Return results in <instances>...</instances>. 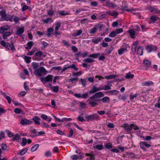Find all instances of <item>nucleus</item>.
Masks as SVG:
<instances>
[{
  "mask_svg": "<svg viewBox=\"0 0 160 160\" xmlns=\"http://www.w3.org/2000/svg\"><path fill=\"white\" fill-rule=\"evenodd\" d=\"M47 72L43 67H40L38 69L34 70L33 73L38 76H41Z\"/></svg>",
  "mask_w": 160,
  "mask_h": 160,
  "instance_id": "nucleus-1",
  "label": "nucleus"
},
{
  "mask_svg": "<svg viewBox=\"0 0 160 160\" xmlns=\"http://www.w3.org/2000/svg\"><path fill=\"white\" fill-rule=\"evenodd\" d=\"M1 44L3 47L7 48L9 50H14L15 49V47L13 44H10L8 42H6L4 40L0 42Z\"/></svg>",
  "mask_w": 160,
  "mask_h": 160,
  "instance_id": "nucleus-2",
  "label": "nucleus"
},
{
  "mask_svg": "<svg viewBox=\"0 0 160 160\" xmlns=\"http://www.w3.org/2000/svg\"><path fill=\"white\" fill-rule=\"evenodd\" d=\"M85 118L88 121L98 120L99 119V117L96 114L92 115H87Z\"/></svg>",
  "mask_w": 160,
  "mask_h": 160,
  "instance_id": "nucleus-3",
  "label": "nucleus"
},
{
  "mask_svg": "<svg viewBox=\"0 0 160 160\" xmlns=\"http://www.w3.org/2000/svg\"><path fill=\"white\" fill-rule=\"evenodd\" d=\"M53 77L52 75L49 74L45 78H40V80L43 83H45L47 82H48L52 81L53 79Z\"/></svg>",
  "mask_w": 160,
  "mask_h": 160,
  "instance_id": "nucleus-4",
  "label": "nucleus"
},
{
  "mask_svg": "<svg viewBox=\"0 0 160 160\" xmlns=\"http://www.w3.org/2000/svg\"><path fill=\"white\" fill-rule=\"evenodd\" d=\"M123 31V30L122 28H120L116 29L115 31L112 32L109 34V36L110 38H114L117 34L122 32Z\"/></svg>",
  "mask_w": 160,
  "mask_h": 160,
  "instance_id": "nucleus-5",
  "label": "nucleus"
},
{
  "mask_svg": "<svg viewBox=\"0 0 160 160\" xmlns=\"http://www.w3.org/2000/svg\"><path fill=\"white\" fill-rule=\"evenodd\" d=\"M151 146V145L148 144L147 142L144 141L140 142V147L141 148L144 150H146L145 148H148Z\"/></svg>",
  "mask_w": 160,
  "mask_h": 160,
  "instance_id": "nucleus-6",
  "label": "nucleus"
},
{
  "mask_svg": "<svg viewBox=\"0 0 160 160\" xmlns=\"http://www.w3.org/2000/svg\"><path fill=\"white\" fill-rule=\"evenodd\" d=\"M146 49L148 52L152 51H154L158 49L157 48L152 45H150L146 46Z\"/></svg>",
  "mask_w": 160,
  "mask_h": 160,
  "instance_id": "nucleus-7",
  "label": "nucleus"
},
{
  "mask_svg": "<svg viewBox=\"0 0 160 160\" xmlns=\"http://www.w3.org/2000/svg\"><path fill=\"white\" fill-rule=\"evenodd\" d=\"M121 127H122L126 132H131V124L130 125L127 123H124Z\"/></svg>",
  "mask_w": 160,
  "mask_h": 160,
  "instance_id": "nucleus-8",
  "label": "nucleus"
},
{
  "mask_svg": "<svg viewBox=\"0 0 160 160\" xmlns=\"http://www.w3.org/2000/svg\"><path fill=\"white\" fill-rule=\"evenodd\" d=\"M21 124L22 125H30L32 123V122L26 118H22L21 120Z\"/></svg>",
  "mask_w": 160,
  "mask_h": 160,
  "instance_id": "nucleus-9",
  "label": "nucleus"
},
{
  "mask_svg": "<svg viewBox=\"0 0 160 160\" xmlns=\"http://www.w3.org/2000/svg\"><path fill=\"white\" fill-rule=\"evenodd\" d=\"M0 21H3L5 20L6 17L7 16V14L4 10H2L0 11Z\"/></svg>",
  "mask_w": 160,
  "mask_h": 160,
  "instance_id": "nucleus-10",
  "label": "nucleus"
},
{
  "mask_svg": "<svg viewBox=\"0 0 160 160\" xmlns=\"http://www.w3.org/2000/svg\"><path fill=\"white\" fill-rule=\"evenodd\" d=\"M102 39V38L100 37L96 38H93L91 40V41L94 44H98L99 42L101 41Z\"/></svg>",
  "mask_w": 160,
  "mask_h": 160,
  "instance_id": "nucleus-11",
  "label": "nucleus"
},
{
  "mask_svg": "<svg viewBox=\"0 0 160 160\" xmlns=\"http://www.w3.org/2000/svg\"><path fill=\"white\" fill-rule=\"evenodd\" d=\"M148 10L153 13H159L160 11L157 9V8L149 6L148 8Z\"/></svg>",
  "mask_w": 160,
  "mask_h": 160,
  "instance_id": "nucleus-12",
  "label": "nucleus"
},
{
  "mask_svg": "<svg viewBox=\"0 0 160 160\" xmlns=\"http://www.w3.org/2000/svg\"><path fill=\"white\" fill-rule=\"evenodd\" d=\"M143 47L140 46L138 47L136 51L137 54L140 56L142 55L143 54Z\"/></svg>",
  "mask_w": 160,
  "mask_h": 160,
  "instance_id": "nucleus-13",
  "label": "nucleus"
},
{
  "mask_svg": "<svg viewBox=\"0 0 160 160\" xmlns=\"http://www.w3.org/2000/svg\"><path fill=\"white\" fill-rule=\"evenodd\" d=\"M24 32V28L23 27L18 28L16 31V34L19 36H21L22 34Z\"/></svg>",
  "mask_w": 160,
  "mask_h": 160,
  "instance_id": "nucleus-14",
  "label": "nucleus"
},
{
  "mask_svg": "<svg viewBox=\"0 0 160 160\" xmlns=\"http://www.w3.org/2000/svg\"><path fill=\"white\" fill-rule=\"evenodd\" d=\"M138 44V42L136 41L134 42L132 45L131 50L133 54H135L136 52V47L137 46Z\"/></svg>",
  "mask_w": 160,
  "mask_h": 160,
  "instance_id": "nucleus-15",
  "label": "nucleus"
},
{
  "mask_svg": "<svg viewBox=\"0 0 160 160\" xmlns=\"http://www.w3.org/2000/svg\"><path fill=\"white\" fill-rule=\"evenodd\" d=\"M10 28V26L8 25H5L1 27L0 29V33H3L5 31L8 30Z\"/></svg>",
  "mask_w": 160,
  "mask_h": 160,
  "instance_id": "nucleus-16",
  "label": "nucleus"
},
{
  "mask_svg": "<svg viewBox=\"0 0 160 160\" xmlns=\"http://www.w3.org/2000/svg\"><path fill=\"white\" fill-rule=\"evenodd\" d=\"M143 63L145 65L146 70H147L151 64V62L148 60H144Z\"/></svg>",
  "mask_w": 160,
  "mask_h": 160,
  "instance_id": "nucleus-17",
  "label": "nucleus"
},
{
  "mask_svg": "<svg viewBox=\"0 0 160 160\" xmlns=\"http://www.w3.org/2000/svg\"><path fill=\"white\" fill-rule=\"evenodd\" d=\"M158 19L159 18L158 17L154 16H151L149 20V23H153L157 21Z\"/></svg>",
  "mask_w": 160,
  "mask_h": 160,
  "instance_id": "nucleus-18",
  "label": "nucleus"
},
{
  "mask_svg": "<svg viewBox=\"0 0 160 160\" xmlns=\"http://www.w3.org/2000/svg\"><path fill=\"white\" fill-rule=\"evenodd\" d=\"M32 120L34 121L35 124L37 125H40V118L38 116H35L32 119Z\"/></svg>",
  "mask_w": 160,
  "mask_h": 160,
  "instance_id": "nucleus-19",
  "label": "nucleus"
},
{
  "mask_svg": "<svg viewBox=\"0 0 160 160\" xmlns=\"http://www.w3.org/2000/svg\"><path fill=\"white\" fill-rule=\"evenodd\" d=\"M86 156L89 157L87 158V160H94L95 158L92 152H91L90 153H87L86 154Z\"/></svg>",
  "mask_w": 160,
  "mask_h": 160,
  "instance_id": "nucleus-20",
  "label": "nucleus"
},
{
  "mask_svg": "<svg viewBox=\"0 0 160 160\" xmlns=\"http://www.w3.org/2000/svg\"><path fill=\"white\" fill-rule=\"evenodd\" d=\"M26 45L28 46L25 47V48L26 50H29L31 49L33 46V42L32 41L28 42Z\"/></svg>",
  "mask_w": 160,
  "mask_h": 160,
  "instance_id": "nucleus-21",
  "label": "nucleus"
},
{
  "mask_svg": "<svg viewBox=\"0 0 160 160\" xmlns=\"http://www.w3.org/2000/svg\"><path fill=\"white\" fill-rule=\"evenodd\" d=\"M128 51L127 48H122L118 50V54L119 55H122L124 52H127Z\"/></svg>",
  "mask_w": 160,
  "mask_h": 160,
  "instance_id": "nucleus-22",
  "label": "nucleus"
},
{
  "mask_svg": "<svg viewBox=\"0 0 160 160\" xmlns=\"http://www.w3.org/2000/svg\"><path fill=\"white\" fill-rule=\"evenodd\" d=\"M128 32L129 33L131 37L132 38H134L135 37V34L136 33L135 31L132 29L129 30Z\"/></svg>",
  "mask_w": 160,
  "mask_h": 160,
  "instance_id": "nucleus-23",
  "label": "nucleus"
},
{
  "mask_svg": "<svg viewBox=\"0 0 160 160\" xmlns=\"http://www.w3.org/2000/svg\"><path fill=\"white\" fill-rule=\"evenodd\" d=\"M13 18V15H7V16L6 17L4 21H9L10 22H12Z\"/></svg>",
  "mask_w": 160,
  "mask_h": 160,
  "instance_id": "nucleus-24",
  "label": "nucleus"
},
{
  "mask_svg": "<svg viewBox=\"0 0 160 160\" xmlns=\"http://www.w3.org/2000/svg\"><path fill=\"white\" fill-rule=\"evenodd\" d=\"M153 83L151 81H147L145 82H143L142 83V86H149L151 85Z\"/></svg>",
  "mask_w": 160,
  "mask_h": 160,
  "instance_id": "nucleus-25",
  "label": "nucleus"
},
{
  "mask_svg": "<svg viewBox=\"0 0 160 160\" xmlns=\"http://www.w3.org/2000/svg\"><path fill=\"white\" fill-rule=\"evenodd\" d=\"M12 32H6L3 33L2 37L3 39H5L7 38V37H9L11 35Z\"/></svg>",
  "mask_w": 160,
  "mask_h": 160,
  "instance_id": "nucleus-26",
  "label": "nucleus"
},
{
  "mask_svg": "<svg viewBox=\"0 0 160 160\" xmlns=\"http://www.w3.org/2000/svg\"><path fill=\"white\" fill-rule=\"evenodd\" d=\"M42 22L45 23H51L53 22L52 19L50 18H48L42 20Z\"/></svg>",
  "mask_w": 160,
  "mask_h": 160,
  "instance_id": "nucleus-27",
  "label": "nucleus"
},
{
  "mask_svg": "<svg viewBox=\"0 0 160 160\" xmlns=\"http://www.w3.org/2000/svg\"><path fill=\"white\" fill-rule=\"evenodd\" d=\"M134 77V75L131 73L130 72H129L127 73L125 77L126 78L128 79H132Z\"/></svg>",
  "mask_w": 160,
  "mask_h": 160,
  "instance_id": "nucleus-28",
  "label": "nucleus"
},
{
  "mask_svg": "<svg viewBox=\"0 0 160 160\" xmlns=\"http://www.w3.org/2000/svg\"><path fill=\"white\" fill-rule=\"evenodd\" d=\"M53 31V29L52 28H49L47 32V36L48 37H49L51 36Z\"/></svg>",
  "mask_w": 160,
  "mask_h": 160,
  "instance_id": "nucleus-29",
  "label": "nucleus"
},
{
  "mask_svg": "<svg viewBox=\"0 0 160 160\" xmlns=\"http://www.w3.org/2000/svg\"><path fill=\"white\" fill-rule=\"evenodd\" d=\"M118 76V75H110L109 76H106L104 77L105 79L109 80L113 79Z\"/></svg>",
  "mask_w": 160,
  "mask_h": 160,
  "instance_id": "nucleus-30",
  "label": "nucleus"
},
{
  "mask_svg": "<svg viewBox=\"0 0 160 160\" xmlns=\"http://www.w3.org/2000/svg\"><path fill=\"white\" fill-rule=\"evenodd\" d=\"M83 158V157L82 155L79 156L78 155H74L71 157V158L73 160H77V159H80Z\"/></svg>",
  "mask_w": 160,
  "mask_h": 160,
  "instance_id": "nucleus-31",
  "label": "nucleus"
},
{
  "mask_svg": "<svg viewBox=\"0 0 160 160\" xmlns=\"http://www.w3.org/2000/svg\"><path fill=\"white\" fill-rule=\"evenodd\" d=\"M51 89L52 92L55 93H57L59 90V87L58 86H53Z\"/></svg>",
  "mask_w": 160,
  "mask_h": 160,
  "instance_id": "nucleus-32",
  "label": "nucleus"
},
{
  "mask_svg": "<svg viewBox=\"0 0 160 160\" xmlns=\"http://www.w3.org/2000/svg\"><path fill=\"white\" fill-rule=\"evenodd\" d=\"M55 31H58L61 26V23L60 21H57L55 24Z\"/></svg>",
  "mask_w": 160,
  "mask_h": 160,
  "instance_id": "nucleus-33",
  "label": "nucleus"
},
{
  "mask_svg": "<svg viewBox=\"0 0 160 160\" xmlns=\"http://www.w3.org/2000/svg\"><path fill=\"white\" fill-rule=\"evenodd\" d=\"M31 64L34 70L37 69L39 67V65L38 63L33 62Z\"/></svg>",
  "mask_w": 160,
  "mask_h": 160,
  "instance_id": "nucleus-34",
  "label": "nucleus"
},
{
  "mask_svg": "<svg viewBox=\"0 0 160 160\" xmlns=\"http://www.w3.org/2000/svg\"><path fill=\"white\" fill-rule=\"evenodd\" d=\"M107 6H108V7H112L113 8H115L117 7V5L115 4L112 2H108L107 3Z\"/></svg>",
  "mask_w": 160,
  "mask_h": 160,
  "instance_id": "nucleus-35",
  "label": "nucleus"
},
{
  "mask_svg": "<svg viewBox=\"0 0 160 160\" xmlns=\"http://www.w3.org/2000/svg\"><path fill=\"white\" fill-rule=\"evenodd\" d=\"M94 96H96L98 98H101L104 96V95L102 92H99L94 94Z\"/></svg>",
  "mask_w": 160,
  "mask_h": 160,
  "instance_id": "nucleus-36",
  "label": "nucleus"
},
{
  "mask_svg": "<svg viewBox=\"0 0 160 160\" xmlns=\"http://www.w3.org/2000/svg\"><path fill=\"white\" fill-rule=\"evenodd\" d=\"M108 92L110 94L112 95H116L118 94L119 92L117 90H114L109 91Z\"/></svg>",
  "mask_w": 160,
  "mask_h": 160,
  "instance_id": "nucleus-37",
  "label": "nucleus"
},
{
  "mask_svg": "<svg viewBox=\"0 0 160 160\" xmlns=\"http://www.w3.org/2000/svg\"><path fill=\"white\" fill-rule=\"evenodd\" d=\"M132 129L135 131H137L139 130V128L136 124L133 123L131 124V131Z\"/></svg>",
  "mask_w": 160,
  "mask_h": 160,
  "instance_id": "nucleus-38",
  "label": "nucleus"
},
{
  "mask_svg": "<svg viewBox=\"0 0 160 160\" xmlns=\"http://www.w3.org/2000/svg\"><path fill=\"white\" fill-rule=\"evenodd\" d=\"M28 151V149L25 148L22 149L19 152V154L21 156L25 154Z\"/></svg>",
  "mask_w": 160,
  "mask_h": 160,
  "instance_id": "nucleus-39",
  "label": "nucleus"
},
{
  "mask_svg": "<svg viewBox=\"0 0 160 160\" xmlns=\"http://www.w3.org/2000/svg\"><path fill=\"white\" fill-rule=\"evenodd\" d=\"M109 98L107 96L101 99V101H102L104 103H107L110 101Z\"/></svg>",
  "mask_w": 160,
  "mask_h": 160,
  "instance_id": "nucleus-40",
  "label": "nucleus"
},
{
  "mask_svg": "<svg viewBox=\"0 0 160 160\" xmlns=\"http://www.w3.org/2000/svg\"><path fill=\"white\" fill-rule=\"evenodd\" d=\"M31 58L27 56H25L24 58L25 61L27 63H29L31 62Z\"/></svg>",
  "mask_w": 160,
  "mask_h": 160,
  "instance_id": "nucleus-41",
  "label": "nucleus"
},
{
  "mask_svg": "<svg viewBox=\"0 0 160 160\" xmlns=\"http://www.w3.org/2000/svg\"><path fill=\"white\" fill-rule=\"evenodd\" d=\"M97 92V88L95 86L93 85L92 86V90L90 91L89 92L90 94H92Z\"/></svg>",
  "mask_w": 160,
  "mask_h": 160,
  "instance_id": "nucleus-42",
  "label": "nucleus"
},
{
  "mask_svg": "<svg viewBox=\"0 0 160 160\" xmlns=\"http://www.w3.org/2000/svg\"><path fill=\"white\" fill-rule=\"evenodd\" d=\"M83 61H84L86 62L92 63L94 61V59L91 58H88L85 59Z\"/></svg>",
  "mask_w": 160,
  "mask_h": 160,
  "instance_id": "nucleus-43",
  "label": "nucleus"
},
{
  "mask_svg": "<svg viewBox=\"0 0 160 160\" xmlns=\"http://www.w3.org/2000/svg\"><path fill=\"white\" fill-rule=\"evenodd\" d=\"M58 13L59 15L61 16H64L69 14V13L68 12L63 10L59 11Z\"/></svg>",
  "mask_w": 160,
  "mask_h": 160,
  "instance_id": "nucleus-44",
  "label": "nucleus"
},
{
  "mask_svg": "<svg viewBox=\"0 0 160 160\" xmlns=\"http://www.w3.org/2000/svg\"><path fill=\"white\" fill-rule=\"evenodd\" d=\"M39 144H35L33 146H32L31 148V150L32 152H34L36 151L38 148Z\"/></svg>",
  "mask_w": 160,
  "mask_h": 160,
  "instance_id": "nucleus-45",
  "label": "nucleus"
},
{
  "mask_svg": "<svg viewBox=\"0 0 160 160\" xmlns=\"http://www.w3.org/2000/svg\"><path fill=\"white\" fill-rule=\"evenodd\" d=\"M82 31L81 29L78 30L77 31V32L75 33L73 35V36L75 37L79 36L82 33Z\"/></svg>",
  "mask_w": 160,
  "mask_h": 160,
  "instance_id": "nucleus-46",
  "label": "nucleus"
},
{
  "mask_svg": "<svg viewBox=\"0 0 160 160\" xmlns=\"http://www.w3.org/2000/svg\"><path fill=\"white\" fill-rule=\"evenodd\" d=\"M113 49V47L112 46L110 48L108 49H107L105 50V52H106V53L107 54H109L111 53L112 50Z\"/></svg>",
  "mask_w": 160,
  "mask_h": 160,
  "instance_id": "nucleus-47",
  "label": "nucleus"
},
{
  "mask_svg": "<svg viewBox=\"0 0 160 160\" xmlns=\"http://www.w3.org/2000/svg\"><path fill=\"white\" fill-rule=\"evenodd\" d=\"M82 74V72L81 71H79L76 72H72V76H80Z\"/></svg>",
  "mask_w": 160,
  "mask_h": 160,
  "instance_id": "nucleus-48",
  "label": "nucleus"
},
{
  "mask_svg": "<svg viewBox=\"0 0 160 160\" xmlns=\"http://www.w3.org/2000/svg\"><path fill=\"white\" fill-rule=\"evenodd\" d=\"M89 101V104L92 107H94L96 106L97 104V103L94 101H92V100H88Z\"/></svg>",
  "mask_w": 160,
  "mask_h": 160,
  "instance_id": "nucleus-49",
  "label": "nucleus"
},
{
  "mask_svg": "<svg viewBox=\"0 0 160 160\" xmlns=\"http://www.w3.org/2000/svg\"><path fill=\"white\" fill-rule=\"evenodd\" d=\"M100 55V54L99 53H93L92 54H91L89 55L88 56L89 57H92L94 58H97L98 56Z\"/></svg>",
  "mask_w": 160,
  "mask_h": 160,
  "instance_id": "nucleus-50",
  "label": "nucleus"
},
{
  "mask_svg": "<svg viewBox=\"0 0 160 160\" xmlns=\"http://www.w3.org/2000/svg\"><path fill=\"white\" fill-rule=\"evenodd\" d=\"M97 30L96 28L94 27L93 28L91 29L89 32V33L91 34H94L97 32Z\"/></svg>",
  "mask_w": 160,
  "mask_h": 160,
  "instance_id": "nucleus-51",
  "label": "nucleus"
},
{
  "mask_svg": "<svg viewBox=\"0 0 160 160\" xmlns=\"http://www.w3.org/2000/svg\"><path fill=\"white\" fill-rule=\"evenodd\" d=\"M62 42L64 46H65L67 47L71 46V44L68 42L67 41L65 40H63Z\"/></svg>",
  "mask_w": 160,
  "mask_h": 160,
  "instance_id": "nucleus-52",
  "label": "nucleus"
},
{
  "mask_svg": "<svg viewBox=\"0 0 160 160\" xmlns=\"http://www.w3.org/2000/svg\"><path fill=\"white\" fill-rule=\"evenodd\" d=\"M13 21L15 22L16 24L19 22L20 20L19 18L17 16H13Z\"/></svg>",
  "mask_w": 160,
  "mask_h": 160,
  "instance_id": "nucleus-53",
  "label": "nucleus"
},
{
  "mask_svg": "<svg viewBox=\"0 0 160 160\" xmlns=\"http://www.w3.org/2000/svg\"><path fill=\"white\" fill-rule=\"evenodd\" d=\"M88 100H92V101H98V98L94 95L91 97Z\"/></svg>",
  "mask_w": 160,
  "mask_h": 160,
  "instance_id": "nucleus-54",
  "label": "nucleus"
},
{
  "mask_svg": "<svg viewBox=\"0 0 160 160\" xmlns=\"http://www.w3.org/2000/svg\"><path fill=\"white\" fill-rule=\"evenodd\" d=\"M36 50V48H33L31 51L28 52L27 53V55H33V54L35 52Z\"/></svg>",
  "mask_w": 160,
  "mask_h": 160,
  "instance_id": "nucleus-55",
  "label": "nucleus"
},
{
  "mask_svg": "<svg viewBox=\"0 0 160 160\" xmlns=\"http://www.w3.org/2000/svg\"><path fill=\"white\" fill-rule=\"evenodd\" d=\"M138 96V94H131L130 96V99L131 102H132L134 98H136Z\"/></svg>",
  "mask_w": 160,
  "mask_h": 160,
  "instance_id": "nucleus-56",
  "label": "nucleus"
},
{
  "mask_svg": "<svg viewBox=\"0 0 160 160\" xmlns=\"http://www.w3.org/2000/svg\"><path fill=\"white\" fill-rule=\"evenodd\" d=\"M68 68H72L75 71H78V68L74 64H73L72 65L68 66Z\"/></svg>",
  "mask_w": 160,
  "mask_h": 160,
  "instance_id": "nucleus-57",
  "label": "nucleus"
},
{
  "mask_svg": "<svg viewBox=\"0 0 160 160\" xmlns=\"http://www.w3.org/2000/svg\"><path fill=\"white\" fill-rule=\"evenodd\" d=\"M127 97L128 96L127 95H124L122 96L121 95H119L118 99L124 101L126 99Z\"/></svg>",
  "mask_w": 160,
  "mask_h": 160,
  "instance_id": "nucleus-58",
  "label": "nucleus"
},
{
  "mask_svg": "<svg viewBox=\"0 0 160 160\" xmlns=\"http://www.w3.org/2000/svg\"><path fill=\"white\" fill-rule=\"evenodd\" d=\"M108 13L110 15L114 17H116L118 14V13L117 12H108Z\"/></svg>",
  "mask_w": 160,
  "mask_h": 160,
  "instance_id": "nucleus-59",
  "label": "nucleus"
},
{
  "mask_svg": "<svg viewBox=\"0 0 160 160\" xmlns=\"http://www.w3.org/2000/svg\"><path fill=\"white\" fill-rule=\"evenodd\" d=\"M27 140L25 138H22V142L21 143V145L22 146H25L27 143Z\"/></svg>",
  "mask_w": 160,
  "mask_h": 160,
  "instance_id": "nucleus-60",
  "label": "nucleus"
},
{
  "mask_svg": "<svg viewBox=\"0 0 160 160\" xmlns=\"http://www.w3.org/2000/svg\"><path fill=\"white\" fill-rule=\"evenodd\" d=\"M80 81H81V83L82 85L84 87L85 86L86 84V83H87V82L86 81V80L84 79L81 78L80 79Z\"/></svg>",
  "mask_w": 160,
  "mask_h": 160,
  "instance_id": "nucleus-61",
  "label": "nucleus"
},
{
  "mask_svg": "<svg viewBox=\"0 0 160 160\" xmlns=\"http://www.w3.org/2000/svg\"><path fill=\"white\" fill-rule=\"evenodd\" d=\"M26 92L25 91H22L18 94V96L19 97H22L26 95Z\"/></svg>",
  "mask_w": 160,
  "mask_h": 160,
  "instance_id": "nucleus-62",
  "label": "nucleus"
},
{
  "mask_svg": "<svg viewBox=\"0 0 160 160\" xmlns=\"http://www.w3.org/2000/svg\"><path fill=\"white\" fill-rule=\"evenodd\" d=\"M43 54V52L42 51H39L35 53V55L37 57H41Z\"/></svg>",
  "mask_w": 160,
  "mask_h": 160,
  "instance_id": "nucleus-63",
  "label": "nucleus"
},
{
  "mask_svg": "<svg viewBox=\"0 0 160 160\" xmlns=\"http://www.w3.org/2000/svg\"><path fill=\"white\" fill-rule=\"evenodd\" d=\"M155 106L158 108H160V97L158 99V103L155 104Z\"/></svg>",
  "mask_w": 160,
  "mask_h": 160,
  "instance_id": "nucleus-64",
  "label": "nucleus"
}]
</instances>
